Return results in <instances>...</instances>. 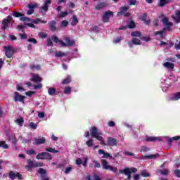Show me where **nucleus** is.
<instances>
[{"instance_id":"21","label":"nucleus","mask_w":180,"mask_h":180,"mask_svg":"<svg viewBox=\"0 0 180 180\" xmlns=\"http://www.w3.org/2000/svg\"><path fill=\"white\" fill-rule=\"evenodd\" d=\"M30 80L34 82H41V77H39L38 75L32 74Z\"/></svg>"},{"instance_id":"29","label":"nucleus","mask_w":180,"mask_h":180,"mask_svg":"<svg viewBox=\"0 0 180 180\" xmlns=\"http://www.w3.org/2000/svg\"><path fill=\"white\" fill-rule=\"evenodd\" d=\"M28 8L30 9H34V8H39V4L36 3H30L28 4Z\"/></svg>"},{"instance_id":"20","label":"nucleus","mask_w":180,"mask_h":180,"mask_svg":"<svg viewBox=\"0 0 180 180\" xmlns=\"http://www.w3.org/2000/svg\"><path fill=\"white\" fill-rule=\"evenodd\" d=\"M98 154H100V155H103L102 158H112L110 154H109L108 153H105V150L102 149L98 150Z\"/></svg>"},{"instance_id":"53","label":"nucleus","mask_w":180,"mask_h":180,"mask_svg":"<svg viewBox=\"0 0 180 180\" xmlns=\"http://www.w3.org/2000/svg\"><path fill=\"white\" fill-rule=\"evenodd\" d=\"M72 170V167H68L65 170V174H69L71 172V171Z\"/></svg>"},{"instance_id":"13","label":"nucleus","mask_w":180,"mask_h":180,"mask_svg":"<svg viewBox=\"0 0 180 180\" xmlns=\"http://www.w3.org/2000/svg\"><path fill=\"white\" fill-rule=\"evenodd\" d=\"M136 37H139L141 40H143V41H150L151 38L150 37L147 36H141V32L139 31H136Z\"/></svg>"},{"instance_id":"2","label":"nucleus","mask_w":180,"mask_h":180,"mask_svg":"<svg viewBox=\"0 0 180 180\" xmlns=\"http://www.w3.org/2000/svg\"><path fill=\"white\" fill-rule=\"evenodd\" d=\"M120 174H124L127 176L126 180L131 179V174H134L136 172V169L134 167L131 168H124L123 170H120Z\"/></svg>"},{"instance_id":"15","label":"nucleus","mask_w":180,"mask_h":180,"mask_svg":"<svg viewBox=\"0 0 180 180\" xmlns=\"http://www.w3.org/2000/svg\"><path fill=\"white\" fill-rule=\"evenodd\" d=\"M46 143V138L41 137V138H36L34 139V144L35 146H40V144H44Z\"/></svg>"},{"instance_id":"10","label":"nucleus","mask_w":180,"mask_h":180,"mask_svg":"<svg viewBox=\"0 0 180 180\" xmlns=\"http://www.w3.org/2000/svg\"><path fill=\"white\" fill-rule=\"evenodd\" d=\"M13 99L15 102H23L26 99V96L20 95L18 91L14 92Z\"/></svg>"},{"instance_id":"36","label":"nucleus","mask_w":180,"mask_h":180,"mask_svg":"<svg viewBox=\"0 0 180 180\" xmlns=\"http://www.w3.org/2000/svg\"><path fill=\"white\" fill-rule=\"evenodd\" d=\"M46 151H48L49 153H58V150L52 148H46Z\"/></svg>"},{"instance_id":"6","label":"nucleus","mask_w":180,"mask_h":180,"mask_svg":"<svg viewBox=\"0 0 180 180\" xmlns=\"http://www.w3.org/2000/svg\"><path fill=\"white\" fill-rule=\"evenodd\" d=\"M53 157L49 153L43 152L37 155V160H52Z\"/></svg>"},{"instance_id":"1","label":"nucleus","mask_w":180,"mask_h":180,"mask_svg":"<svg viewBox=\"0 0 180 180\" xmlns=\"http://www.w3.org/2000/svg\"><path fill=\"white\" fill-rule=\"evenodd\" d=\"M91 136L94 139H96L100 141L101 144L103 146H106V143H105V140H103V137H102V132L98 131V128L96 127H93L90 129Z\"/></svg>"},{"instance_id":"27","label":"nucleus","mask_w":180,"mask_h":180,"mask_svg":"<svg viewBox=\"0 0 180 180\" xmlns=\"http://www.w3.org/2000/svg\"><path fill=\"white\" fill-rule=\"evenodd\" d=\"M16 124L18 126H23V123H25V120L23 117H19L15 120Z\"/></svg>"},{"instance_id":"31","label":"nucleus","mask_w":180,"mask_h":180,"mask_svg":"<svg viewBox=\"0 0 180 180\" xmlns=\"http://www.w3.org/2000/svg\"><path fill=\"white\" fill-rule=\"evenodd\" d=\"M49 95L53 96L56 95V89L51 87L48 90Z\"/></svg>"},{"instance_id":"49","label":"nucleus","mask_w":180,"mask_h":180,"mask_svg":"<svg viewBox=\"0 0 180 180\" xmlns=\"http://www.w3.org/2000/svg\"><path fill=\"white\" fill-rule=\"evenodd\" d=\"M38 172H39V174H41V176H42V175H46V170L43 168L39 169Z\"/></svg>"},{"instance_id":"16","label":"nucleus","mask_w":180,"mask_h":180,"mask_svg":"<svg viewBox=\"0 0 180 180\" xmlns=\"http://www.w3.org/2000/svg\"><path fill=\"white\" fill-rule=\"evenodd\" d=\"M9 176L11 179H15V178H18V179H22V175L16 172H11Z\"/></svg>"},{"instance_id":"18","label":"nucleus","mask_w":180,"mask_h":180,"mask_svg":"<svg viewBox=\"0 0 180 180\" xmlns=\"http://www.w3.org/2000/svg\"><path fill=\"white\" fill-rule=\"evenodd\" d=\"M171 1L172 0H159L158 3V6H159V8H164V6L169 4Z\"/></svg>"},{"instance_id":"11","label":"nucleus","mask_w":180,"mask_h":180,"mask_svg":"<svg viewBox=\"0 0 180 180\" xmlns=\"http://www.w3.org/2000/svg\"><path fill=\"white\" fill-rule=\"evenodd\" d=\"M105 146L115 147V146H117V140H116V139L112 137L108 138L107 143H105Z\"/></svg>"},{"instance_id":"54","label":"nucleus","mask_w":180,"mask_h":180,"mask_svg":"<svg viewBox=\"0 0 180 180\" xmlns=\"http://www.w3.org/2000/svg\"><path fill=\"white\" fill-rule=\"evenodd\" d=\"M43 162H37L34 163V167H43Z\"/></svg>"},{"instance_id":"52","label":"nucleus","mask_w":180,"mask_h":180,"mask_svg":"<svg viewBox=\"0 0 180 180\" xmlns=\"http://www.w3.org/2000/svg\"><path fill=\"white\" fill-rule=\"evenodd\" d=\"M64 94H71V87H65L64 90Z\"/></svg>"},{"instance_id":"62","label":"nucleus","mask_w":180,"mask_h":180,"mask_svg":"<svg viewBox=\"0 0 180 180\" xmlns=\"http://www.w3.org/2000/svg\"><path fill=\"white\" fill-rule=\"evenodd\" d=\"M124 155H128L129 157L134 155V153H131V152H127V151L124 152Z\"/></svg>"},{"instance_id":"17","label":"nucleus","mask_w":180,"mask_h":180,"mask_svg":"<svg viewBox=\"0 0 180 180\" xmlns=\"http://www.w3.org/2000/svg\"><path fill=\"white\" fill-rule=\"evenodd\" d=\"M110 16H113V13L112 12H111V11L105 12V13L104 14V15L103 17V22H105V23L109 22V18Z\"/></svg>"},{"instance_id":"14","label":"nucleus","mask_w":180,"mask_h":180,"mask_svg":"<svg viewBox=\"0 0 180 180\" xmlns=\"http://www.w3.org/2000/svg\"><path fill=\"white\" fill-rule=\"evenodd\" d=\"M162 22L163 23V25H166V30H169V29H171V27H172L173 25L172 22H169V20H168V18L165 17L162 20Z\"/></svg>"},{"instance_id":"56","label":"nucleus","mask_w":180,"mask_h":180,"mask_svg":"<svg viewBox=\"0 0 180 180\" xmlns=\"http://www.w3.org/2000/svg\"><path fill=\"white\" fill-rule=\"evenodd\" d=\"M39 37H41V39H44V38H46V37H47V34H46V33H44V32H40V33L39 34Z\"/></svg>"},{"instance_id":"26","label":"nucleus","mask_w":180,"mask_h":180,"mask_svg":"<svg viewBox=\"0 0 180 180\" xmlns=\"http://www.w3.org/2000/svg\"><path fill=\"white\" fill-rule=\"evenodd\" d=\"M180 92H176L173 95V97L170 98V101H179Z\"/></svg>"},{"instance_id":"43","label":"nucleus","mask_w":180,"mask_h":180,"mask_svg":"<svg viewBox=\"0 0 180 180\" xmlns=\"http://www.w3.org/2000/svg\"><path fill=\"white\" fill-rule=\"evenodd\" d=\"M146 151H150V148L147 147V146H143L140 152L141 153H144Z\"/></svg>"},{"instance_id":"35","label":"nucleus","mask_w":180,"mask_h":180,"mask_svg":"<svg viewBox=\"0 0 180 180\" xmlns=\"http://www.w3.org/2000/svg\"><path fill=\"white\" fill-rule=\"evenodd\" d=\"M127 26L129 29H133L136 26V24L134 21H130L129 22H128Z\"/></svg>"},{"instance_id":"50","label":"nucleus","mask_w":180,"mask_h":180,"mask_svg":"<svg viewBox=\"0 0 180 180\" xmlns=\"http://www.w3.org/2000/svg\"><path fill=\"white\" fill-rule=\"evenodd\" d=\"M26 153H27V154H28V155H32L33 154H36V152L33 149L28 150L26 151Z\"/></svg>"},{"instance_id":"57","label":"nucleus","mask_w":180,"mask_h":180,"mask_svg":"<svg viewBox=\"0 0 180 180\" xmlns=\"http://www.w3.org/2000/svg\"><path fill=\"white\" fill-rule=\"evenodd\" d=\"M27 165H30L31 167H34V163L33 162V160L29 159L27 161Z\"/></svg>"},{"instance_id":"37","label":"nucleus","mask_w":180,"mask_h":180,"mask_svg":"<svg viewBox=\"0 0 180 180\" xmlns=\"http://www.w3.org/2000/svg\"><path fill=\"white\" fill-rule=\"evenodd\" d=\"M160 173L161 175H168L169 172L168 171V169H165L163 170H160Z\"/></svg>"},{"instance_id":"34","label":"nucleus","mask_w":180,"mask_h":180,"mask_svg":"<svg viewBox=\"0 0 180 180\" xmlns=\"http://www.w3.org/2000/svg\"><path fill=\"white\" fill-rule=\"evenodd\" d=\"M87 147H94V139H89L86 142Z\"/></svg>"},{"instance_id":"33","label":"nucleus","mask_w":180,"mask_h":180,"mask_svg":"<svg viewBox=\"0 0 180 180\" xmlns=\"http://www.w3.org/2000/svg\"><path fill=\"white\" fill-rule=\"evenodd\" d=\"M0 147H2V148H4V149L9 148V146H8V144H6L4 141H0Z\"/></svg>"},{"instance_id":"23","label":"nucleus","mask_w":180,"mask_h":180,"mask_svg":"<svg viewBox=\"0 0 180 180\" xmlns=\"http://www.w3.org/2000/svg\"><path fill=\"white\" fill-rule=\"evenodd\" d=\"M164 67L165 68H167L168 70H174V65L172 63L170 62H166L163 64Z\"/></svg>"},{"instance_id":"32","label":"nucleus","mask_w":180,"mask_h":180,"mask_svg":"<svg viewBox=\"0 0 180 180\" xmlns=\"http://www.w3.org/2000/svg\"><path fill=\"white\" fill-rule=\"evenodd\" d=\"M157 140H159V139L155 136H149L146 138V141H157Z\"/></svg>"},{"instance_id":"59","label":"nucleus","mask_w":180,"mask_h":180,"mask_svg":"<svg viewBox=\"0 0 180 180\" xmlns=\"http://www.w3.org/2000/svg\"><path fill=\"white\" fill-rule=\"evenodd\" d=\"M28 41L30 43H33L34 44H36L37 43V41L34 38H31V39H28Z\"/></svg>"},{"instance_id":"5","label":"nucleus","mask_w":180,"mask_h":180,"mask_svg":"<svg viewBox=\"0 0 180 180\" xmlns=\"http://www.w3.org/2000/svg\"><path fill=\"white\" fill-rule=\"evenodd\" d=\"M51 5V0H44V5L39 8L40 13L42 15H46L49 11V6Z\"/></svg>"},{"instance_id":"3","label":"nucleus","mask_w":180,"mask_h":180,"mask_svg":"<svg viewBox=\"0 0 180 180\" xmlns=\"http://www.w3.org/2000/svg\"><path fill=\"white\" fill-rule=\"evenodd\" d=\"M64 41L65 42L63 41H59L60 45L62 46V47H68L75 44V41L70 38V37H65Z\"/></svg>"},{"instance_id":"61","label":"nucleus","mask_w":180,"mask_h":180,"mask_svg":"<svg viewBox=\"0 0 180 180\" xmlns=\"http://www.w3.org/2000/svg\"><path fill=\"white\" fill-rule=\"evenodd\" d=\"M42 86H43V84H39L37 85H34V89H40Z\"/></svg>"},{"instance_id":"55","label":"nucleus","mask_w":180,"mask_h":180,"mask_svg":"<svg viewBox=\"0 0 180 180\" xmlns=\"http://www.w3.org/2000/svg\"><path fill=\"white\" fill-rule=\"evenodd\" d=\"M167 61H170L171 63H175L176 59L175 58L169 57L167 58Z\"/></svg>"},{"instance_id":"22","label":"nucleus","mask_w":180,"mask_h":180,"mask_svg":"<svg viewBox=\"0 0 180 180\" xmlns=\"http://www.w3.org/2000/svg\"><path fill=\"white\" fill-rule=\"evenodd\" d=\"M165 30H167V28H163L161 31H156L155 32V36H160V39L164 38V34L165 33Z\"/></svg>"},{"instance_id":"60","label":"nucleus","mask_w":180,"mask_h":180,"mask_svg":"<svg viewBox=\"0 0 180 180\" xmlns=\"http://www.w3.org/2000/svg\"><path fill=\"white\" fill-rule=\"evenodd\" d=\"M94 167L96 168H101V164H99V162H98V161L94 160Z\"/></svg>"},{"instance_id":"7","label":"nucleus","mask_w":180,"mask_h":180,"mask_svg":"<svg viewBox=\"0 0 180 180\" xmlns=\"http://www.w3.org/2000/svg\"><path fill=\"white\" fill-rule=\"evenodd\" d=\"M148 14L147 13H143L142 15L139 16V20L143 22L144 25L148 26L150 23H151V20L150 19H147Z\"/></svg>"},{"instance_id":"30","label":"nucleus","mask_w":180,"mask_h":180,"mask_svg":"<svg viewBox=\"0 0 180 180\" xmlns=\"http://www.w3.org/2000/svg\"><path fill=\"white\" fill-rule=\"evenodd\" d=\"M50 29L52 30V32H54L56 30V21H51L49 24Z\"/></svg>"},{"instance_id":"19","label":"nucleus","mask_w":180,"mask_h":180,"mask_svg":"<svg viewBox=\"0 0 180 180\" xmlns=\"http://www.w3.org/2000/svg\"><path fill=\"white\" fill-rule=\"evenodd\" d=\"M131 36L132 37V40L128 42L129 47H133L136 44V32H131Z\"/></svg>"},{"instance_id":"25","label":"nucleus","mask_w":180,"mask_h":180,"mask_svg":"<svg viewBox=\"0 0 180 180\" xmlns=\"http://www.w3.org/2000/svg\"><path fill=\"white\" fill-rule=\"evenodd\" d=\"M9 23V20L4 19L2 22L1 29L2 30H5L8 29V24Z\"/></svg>"},{"instance_id":"42","label":"nucleus","mask_w":180,"mask_h":180,"mask_svg":"<svg viewBox=\"0 0 180 180\" xmlns=\"http://www.w3.org/2000/svg\"><path fill=\"white\" fill-rule=\"evenodd\" d=\"M29 126L31 129H33L34 130H36V129H37V124H36L34 122H30Z\"/></svg>"},{"instance_id":"28","label":"nucleus","mask_w":180,"mask_h":180,"mask_svg":"<svg viewBox=\"0 0 180 180\" xmlns=\"http://www.w3.org/2000/svg\"><path fill=\"white\" fill-rule=\"evenodd\" d=\"M77 23H78V18L76 16H73L72 18L71 25L72 26H76Z\"/></svg>"},{"instance_id":"44","label":"nucleus","mask_w":180,"mask_h":180,"mask_svg":"<svg viewBox=\"0 0 180 180\" xmlns=\"http://www.w3.org/2000/svg\"><path fill=\"white\" fill-rule=\"evenodd\" d=\"M70 82H71V77L70 76L63 80V84H70Z\"/></svg>"},{"instance_id":"48","label":"nucleus","mask_w":180,"mask_h":180,"mask_svg":"<svg viewBox=\"0 0 180 180\" xmlns=\"http://www.w3.org/2000/svg\"><path fill=\"white\" fill-rule=\"evenodd\" d=\"M56 57H64L65 56V53L64 52H57L55 53Z\"/></svg>"},{"instance_id":"58","label":"nucleus","mask_w":180,"mask_h":180,"mask_svg":"<svg viewBox=\"0 0 180 180\" xmlns=\"http://www.w3.org/2000/svg\"><path fill=\"white\" fill-rule=\"evenodd\" d=\"M16 88H17V91H25V89L20 84H18Z\"/></svg>"},{"instance_id":"12","label":"nucleus","mask_w":180,"mask_h":180,"mask_svg":"<svg viewBox=\"0 0 180 180\" xmlns=\"http://www.w3.org/2000/svg\"><path fill=\"white\" fill-rule=\"evenodd\" d=\"M6 56L8 58H11L13 56V48L12 46H5Z\"/></svg>"},{"instance_id":"9","label":"nucleus","mask_w":180,"mask_h":180,"mask_svg":"<svg viewBox=\"0 0 180 180\" xmlns=\"http://www.w3.org/2000/svg\"><path fill=\"white\" fill-rule=\"evenodd\" d=\"M127 11H129L128 6H123L120 8V12L117 13V16H120L122 15H124V16H126L127 18H129L130 16V13H128Z\"/></svg>"},{"instance_id":"64","label":"nucleus","mask_w":180,"mask_h":180,"mask_svg":"<svg viewBox=\"0 0 180 180\" xmlns=\"http://www.w3.org/2000/svg\"><path fill=\"white\" fill-rule=\"evenodd\" d=\"M93 180H101V178L99 177V176H94V178L92 179Z\"/></svg>"},{"instance_id":"40","label":"nucleus","mask_w":180,"mask_h":180,"mask_svg":"<svg viewBox=\"0 0 180 180\" xmlns=\"http://www.w3.org/2000/svg\"><path fill=\"white\" fill-rule=\"evenodd\" d=\"M51 39H52L53 41H54V43H59V44H60V41H61L58 40V37H57V36H56V35L52 36Z\"/></svg>"},{"instance_id":"45","label":"nucleus","mask_w":180,"mask_h":180,"mask_svg":"<svg viewBox=\"0 0 180 180\" xmlns=\"http://www.w3.org/2000/svg\"><path fill=\"white\" fill-rule=\"evenodd\" d=\"M174 174L175 176H176V178H180V169H175L174 171Z\"/></svg>"},{"instance_id":"47","label":"nucleus","mask_w":180,"mask_h":180,"mask_svg":"<svg viewBox=\"0 0 180 180\" xmlns=\"http://www.w3.org/2000/svg\"><path fill=\"white\" fill-rule=\"evenodd\" d=\"M30 68L32 70H37V71H39V70H40V65H32L30 66Z\"/></svg>"},{"instance_id":"51","label":"nucleus","mask_w":180,"mask_h":180,"mask_svg":"<svg viewBox=\"0 0 180 180\" xmlns=\"http://www.w3.org/2000/svg\"><path fill=\"white\" fill-rule=\"evenodd\" d=\"M67 15H68V12H67V11L62 12L59 14V18H65V16H67Z\"/></svg>"},{"instance_id":"24","label":"nucleus","mask_w":180,"mask_h":180,"mask_svg":"<svg viewBox=\"0 0 180 180\" xmlns=\"http://www.w3.org/2000/svg\"><path fill=\"white\" fill-rule=\"evenodd\" d=\"M145 158H148L149 160H155L157 158H160V154H154V155H145Z\"/></svg>"},{"instance_id":"46","label":"nucleus","mask_w":180,"mask_h":180,"mask_svg":"<svg viewBox=\"0 0 180 180\" xmlns=\"http://www.w3.org/2000/svg\"><path fill=\"white\" fill-rule=\"evenodd\" d=\"M36 94V91H27L25 92V95H27V96H32V95H34Z\"/></svg>"},{"instance_id":"63","label":"nucleus","mask_w":180,"mask_h":180,"mask_svg":"<svg viewBox=\"0 0 180 180\" xmlns=\"http://www.w3.org/2000/svg\"><path fill=\"white\" fill-rule=\"evenodd\" d=\"M34 167L33 166H30V165H26L25 167V169H27V171H32V168H33Z\"/></svg>"},{"instance_id":"38","label":"nucleus","mask_w":180,"mask_h":180,"mask_svg":"<svg viewBox=\"0 0 180 180\" xmlns=\"http://www.w3.org/2000/svg\"><path fill=\"white\" fill-rule=\"evenodd\" d=\"M141 176H143V178H148V176H150V174L144 171H142L141 172Z\"/></svg>"},{"instance_id":"39","label":"nucleus","mask_w":180,"mask_h":180,"mask_svg":"<svg viewBox=\"0 0 180 180\" xmlns=\"http://www.w3.org/2000/svg\"><path fill=\"white\" fill-rule=\"evenodd\" d=\"M68 26V20H63L61 22L60 27H67Z\"/></svg>"},{"instance_id":"8","label":"nucleus","mask_w":180,"mask_h":180,"mask_svg":"<svg viewBox=\"0 0 180 180\" xmlns=\"http://www.w3.org/2000/svg\"><path fill=\"white\" fill-rule=\"evenodd\" d=\"M13 16H14L15 18H20V20H21L22 22H31L32 20H30V18H27V17H25L23 16V14L20 13H18L16 11H15L13 14Z\"/></svg>"},{"instance_id":"4","label":"nucleus","mask_w":180,"mask_h":180,"mask_svg":"<svg viewBox=\"0 0 180 180\" xmlns=\"http://www.w3.org/2000/svg\"><path fill=\"white\" fill-rule=\"evenodd\" d=\"M101 164L104 169L111 171L112 172H117V168L115 167L108 163V160L105 159L101 160Z\"/></svg>"},{"instance_id":"41","label":"nucleus","mask_w":180,"mask_h":180,"mask_svg":"<svg viewBox=\"0 0 180 180\" xmlns=\"http://www.w3.org/2000/svg\"><path fill=\"white\" fill-rule=\"evenodd\" d=\"M39 22H40V23H43V24L47 23V21L41 20V19H37L33 21V22L35 23L36 25H37V23H39Z\"/></svg>"}]
</instances>
